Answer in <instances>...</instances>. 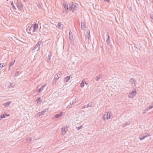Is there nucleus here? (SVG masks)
Returning a JSON list of instances; mask_svg holds the SVG:
<instances>
[{"label":"nucleus","instance_id":"obj_1","mask_svg":"<svg viewBox=\"0 0 153 153\" xmlns=\"http://www.w3.org/2000/svg\"><path fill=\"white\" fill-rule=\"evenodd\" d=\"M112 113L110 111L106 112L103 115L104 120L106 121L107 120L110 119L112 117Z\"/></svg>","mask_w":153,"mask_h":153},{"label":"nucleus","instance_id":"obj_2","mask_svg":"<svg viewBox=\"0 0 153 153\" xmlns=\"http://www.w3.org/2000/svg\"><path fill=\"white\" fill-rule=\"evenodd\" d=\"M137 94L135 89H133L132 91L129 93L128 95V97L129 98H133Z\"/></svg>","mask_w":153,"mask_h":153},{"label":"nucleus","instance_id":"obj_3","mask_svg":"<svg viewBox=\"0 0 153 153\" xmlns=\"http://www.w3.org/2000/svg\"><path fill=\"white\" fill-rule=\"evenodd\" d=\"M41 41H39L36 45L33 48V51L35 52L36 51H38L39 49L40 46L41 44Z\"/></svg>","mask_w":153,"mask_h":153},{"label":"nucleus","instance_id":"obj_4","mask_svg":"<svg viewBox=\"0 0 153 153\" xmlns=\"http://www.w3.org/2000/svg\"><path fill=\"white\" fill-rule=\"evenodd\" d=\"M68 131V127L67 126H63L61 128V133L63 135H65Z\"/></svg>","mask_w":153,"mask_h":153},{"label":"nucleus","instance_id":"obj_5","mask_svg":"<svg viewBox=\"0 0 153 153\" xmlns=\"http://www.w3.org/2000/svg\"><path fill=\"white\" fill-rule=\"evenodd\" d=\"M70 9L69 10L70 11H72L73 12L74 10L76 8V5L75 3L72 2L71 3V4H70Z\"/></svg>","mask_w":153,"mask_h":153},{"label":"nucleus","instance_id":"obj_6","mask_svg":"<svg viewBox=\"0 0 153 153\" xmlns=\"http://www.w3.org/2000/svg\"><path fill=\"white\" fill-rule=\"evenodd\" d=\"M149 136V135L148 134H147L143 133L140 135L139 139L140 140H142L145 139L146 137H148Z\"/></svg>","mask_w":153,"mask_h":153},{"label":"nucleus","instance_id":"obj_7","mask_svg":"<svg viewBox=\"0 0 153 153\" xmlns=\"http://www.w3.org/2000/svg\"><path fill=\"white\" fill-rule=\"evenodd\" d=\"M69 39L71 41V42L72 43H74V41L72 34V33L71 31H70L69 33Z\"/></svg>","mask_w":153,"mask_h":153},{"label":"nucleus","instance_id":"obj_8","mask_svg":"<svg viewBox=\"0 0 153 153\" xmlns=\"http://www.w3.org/2000/svg\"><path fill=\"white\" fill-rule=\"evenodd\" d=\"M47 83H45L38 90V92L40 93L47 86Z\"/></svg>","mask_w":153,"mask_h":153},{"label":"nucleus","instance_id":"obj_9","mask_svg":"<svg viewBox=\"0 0 153 153\" xmlns=\"http://www.w3.org/2000/svg\"><path fill=\"white\" fill-rule=\"evenodd\" d=\"M15 86V84L13 82L10 83L7 86V88L10 89H11L14 87Z\"/></svg>","mask_w":153,"mask_h":153},{"label":"nucleus","instance_id":"obj_10","mask_svg":"<svg viewBox=\"0 0 153 153\" xmlns=\"http://www.w3.org/2000/svg\"><path fill=\"white\" fill-rule=\"evenodd\" d=\"M12 103L11 101H8L7 102H4L3 104V105L5 107H7L9 106Z\"/></svg>","mask_w":153,"mask_h":153},{"label":"nucleus","instance_id":"obj_11","mask_svg":"<svg viewBox=\"0 0 153 153\" xmlns=\"http://www.w3.org/2000/svg\"><path fill=\"white\" fill-rule=\"evenodd\" d=\"M72 77V76H71V75H70L69 76H66L64 78V82H68L69 80L70 79V78H71Z\"/></svg>","mask_w":153,"mask_h":153},{"label":"nucleus","instance_id":"obj_12","mask_svg":"<svg viewBox=\"0 0 153 153\" xmlns=\"http://www.w3.org/2000/svg\"><path fill=\"white\" fill-rule=\"evenodd\" d=\"M106 36H107V39L106 40V42L107 44L108 45H109L110 44V36L109 35L108 33H107Z\"/></svg>","mask_w":153,"mask_h":153},{"label":"nucleus","instance_id":"obj_13","mask_svg":"<svg viewBox=\"0 0 153 153\" xmlns=\"http://www.w3.org/2000/svg\"><path fill=\"white\" fill-rule=\"evenodd\" d=\"M92 106V103H90L88 104L87 105H85L83 106L82 108V109H83L85 108H88L89 107H91Z\"/></svg>","mask_w":153,"mask_h":153},{"label":"nucleus","instance_id":"obj_14","mask_svg":"<svg viewBox=\"0 0 153 153\" xmlns=\"http://www.w3.org/2000/svg\"><path fill=\"white\" fill-rule=\"evenodd\" d=\"M52 55V53L51 52H50L49 54H48V60L47 62L48 63H50L51 62V57Z\"/></svg>","mask_w":153,"mask_h":153},{"label":"nucleus","instance_id":"obj_15","mask_svg":"<svg viewBox=\"0 0 153 153\" xmlns=\"http://www.w3.org/2000/svg\"><path fill=\"white\" fill-rule=\"evenodd\" d=\"M63 5L64 8H65V10H68L69 8L67 3L65 2H63Z\"/></svg>","mask_w":153,"mask_h":153},{"label":"nucleus","instance_id":"obj_16","mask_svg":"<svg viewBox=\"0 0 153 153\" xmlns=\"http://www.w3.org/2000/svg\"><path fill=\"white\" fill-rule=\"evenodd\" d=\"M46 112V110L44 109L41 112H39L38 113L39 116H40L41 115H43Z\"/></svg>","mask_w":153,"mask_h":153},{"label":"nucleus","instance_id":"obj_17","mask_svg":"<svg viewBox=\"0 0 153 153\" xmlns=\"http://www.w3.org/2000/svg\"><path fill=\"white\" fill-rule=\"evenodd\" d=\"M81 27L82 29L84 30H85L86 29L85 24L82 22H81Z\"/></svg>","mask_w":153,"mask_h":153},{"label":"nucleus","instance_id":"obj_18","mask_svg":"<svg viewBox=\"0 0 153 153\" xmlns=\"http://www.w3.org/2000/svg\"><path fill=\"white\" fill-rule=\"evenodd\" d=\"M63 112H61L59 113L58 114H56L55 115V118H57L59 117H61L62 116V114Z\"/></svg>","mask_w":153,"mask_h":153},{"label":"nucleus","instance_id":"obj_19","mask_svg":"<svg viewBox=\"0 0 153 153\" xmlns=\"http://www.w3.org/2000/svg\"><path fill=\"white\" fill-rule=\"evenodd\" d=\"M57 27L59 29H61L63 27V25L61 23H59L58 24Z\"/></svg>","mask_w":153,"mask_h":153},{"label":"nucleus","instance_id":"obj_20","mask_svg":"<svg viewBox=\"0 0 153 153\" xmlns=\"http://www.w3.org/2000/svg\"><path fill=\"white\" fill-rule=\"evenodd\" d=\"M85 83L86 84H87L85 83V81L84 79L82 80V82L80 83V87L82 88H83L84 86V83Z\"/></svg>","mask_w":153,"mask_h":153},{"label":"nucleus","instance_id":"obj_21","mask_svg":"<svg viewBox=\"0 0 153 153\" xmlns=\"http://www.w3.org/2000/svg\"><path fill=\"white\" fill-rule=\"evenodd\" d=\"M87 33H88L87 36L86 38H88V40L89 41L91 40L90 37V31L88 30V31L87 32Z\"/></svg>","mask_w":153,"mask_h":153},{"label":"nucleus","instance_id":"obj_22","mask_svg":"<svg viewBox=\"0 0 153 153\" xmlns=\"http://www.w3.org/2000/svg\"><path fill=\"white\" fill-rule=\"evenodd\" d=\"M129 81L131 84H135V80L134 78H131L129 80Z\"/></svg>","mask_w":153,"mask_h":153},{"label":"nucleus","instance_id":"obj_23","mask_svg":"<svg viewBox=\"0 0 153 153\" xmlns=\"http://www.w3.org/2000/svg\"><path fill=\"white\" fill-rule=\"evenodd\" d=\"M38 24H34L33 26L34 30L33 31V32H34L36 29L38 28Z\"/></svg>","mask_w":153,"mask_h":153},{"label":"nucleus","instance_id":"obj_24","mask_svg":"<svg viewBox=\"0 0 153 153\" xmlns=\"http://www.w3.org/2000/svg\"><path fill=\"white\" fill-rule=\"evenodd\" d=\"M6 64V63L5 64L4 63H0V69L2 68L3 67L5 66Z\"/></svg>","mask_w":153,"mask_h":153},{"label":"nucleus","instance_id":"obj_25","mask_svg":"<svg viewBox=\"0 0 153 153\" xmlns=\"http://www.w3.org/2000/svg\"><path fill=\"white\" fill-rule=\"evenodd\" d=\"M58 73H57L55 75H54V79H56V80H57L59 78V77L58 76Z\"/></svg>","mask_w":153,"mask_h":153},{"label":"nucleus","instance_id":"obj_26","mask_svg":"<svg viewBox=\"0 0 153 153\" xmlns=\"http://www.w3.org/2000/svg\"><path fill=\"white\" fill-rule=\"evenodd\" d=\"M15 62V61L14 60L13 62H10L9 63V66H11L13 65H14Z\"/></svg>","mask_w":153,"mask_h":153},{"label":"nucleus","instance_id":"obj_27","mask_svg":"<svg viewBox=\"0 0 153 153\" xmlns=\"http://www.w3.org/2000/svg\"><path fill=\"white\" fill-rule=\"evenodd\" d=\"M100 78L101 76H97L96 78V81H98Z\"/></svg>","mask_w":153,"mask_h":153},{"label":"nucleus","instance_id":"obj_28","mask_svg":"<svg viewBox=\"0 0 153 153\" xmlns=\"http://www.w3.org/2000/svg\"><path fill=\"white\" fill-rule=\"evenodd\" d=\"M11 4L12 5V7H13L14 9L16 10V7H15L14 4L13 3V2H12V3H11Z\"/></svg>","mask_w":153,"mask_h":153},{"label":"nucleus","instance_id":"obj_29","mask_svg":"<svg viewBox=\"0 0 153 153\" xmlns=\"http://www.w3.org/2000/svg\"><path fill=\"white\" fill-rule=\"evenodd\" d=\"M26 140L30 142L32 141V138L30 137H28L26 138Z\"/></svg>","mask_w":153,"mask_h":153},{"label":"nucleus","instance_id":"obj_30","mask_svg":"<svg viewBox=\"0 0 153 153\" xmlns=\"http://www.w3.org/2000/svg\"><path fill=\"white\" fill-rule=\"evenodd\" d=\"M1 119L4 118H5V114H1Z\"/></svg>","mask_w":153,"mask_h":153},{"label":"nucleus","instance_id":"obj_31","mask_svg":"<svg viewBox=\"0 0 153 153\" xmlns=\"http://www.w3.org/2000/svg\"><path fill=\"white\" fill-rule=\"evenodd\" d=\"M150 107L149 106V107H147L146 108L144 109L145 111L146 112L147 111L151 109V108H149Z\"/></svg>","mask_w":153,"mask_h":153},{"label":"nucleus","instance_id":"obj_32","mask_svg":"<svg viewBox=\"0 0 153 153\" xmlns=\"http://www.w3.org/2000/svg\"><path fill=\"white\" fill-rule=\"evenodd\" d=\"M57 80H56L54 79H53L52 82L53 84H55L57 82Z\"/></svg>","mask_w":153,"mask_h":153},{"label":"nucleus","instance_id":"obj_33","mask_svg":"<svg viewBox=\"0 0 153 153\" xmlns=\"http://www.w3.org/2000/svg\"><path fill=\"white\" fill-rule=\"evenodd\" d=\"M82 127V126H80L79 127H77L76 128V129H77L78 130H79Z\"/></svg>","mask_w":153,"mask_h":153},{"label":"nucleus","instance_id":"obj_34","mask_svg":"<svg viewBox=\"0 0 153 153\" xmlns=\"http://www.w3.org/2000/svg\"><path fill=\"white\" fill-rule=\"evenodd\" d=\"M150 108H153V103L151 104L149 106Z\"/></svg>","mask_w":153,"mask_h":153},{"label":"nucleus","instance_id":"obj_35","mask_svg":"<svg viewBox=\"0 0 153 153\" xmlns=\"http://www.w3.org/2000/svg\"><path fill=\"white\" fill-rule=\"evenodd\" d=\"M36 101L37 102H39V101H40L41 98H38L37 100H36Z\"/></svg>","mask_w":153,"mask_h":153},{"label":"nucleus","instance_id":"obj_36","mask_svg":"<svg viewBox=\"0 0 153 153\" xmlns=\"http://www.w3.org/2000/svg\"><path fill=\"white\" fill-rule=\"evenodd\" d=\"M74 104V101L72 102H71L70 103V105H71V106H72Z\"/></svg>","mask_w":153,"mask_h":153},{"label":"nucleus","instance_id":"obj_37","mask_svg":"<svg viewBox=\"0 0 153 153\" xmlns=\"http://www.w3.org/2000/svg\"><path fill=\"white\" fill-rule=\"evenodd\" d=\"M19 74V72L17 71L15 73V75L16 76V75H18Z\"/></svg>","mask_w":153,"mask_h":153},{"label":"nucleus","instance_id":"obj_38","mask_svg":"<svg viewBox=\"0 0 153 153\" xmlns=\"http://www.w3.org/2000/svg\"><path fill=\"white\" fill-rule=\"evenodd\" d=\"M127 126L126 125V124H124L123 125V127H126Z\"/></svg>","mask_w":153,"mask_h":153},{"label":"nucleus","instance_id":"obj_39","mask_svg":"<svg viewBox=\"0 0 153 153\" xmlns=\"http://www.w3.org/2000/svg\"><path fill=\"white\" fill-rule=\"evenodd\" d=\"M129 123H128V122H127V123H126V126H127V125H128L129 124Z\"/></svg>","mask_w":153,"mask_h":153},{"label":"nucleus","instance_id":"obj_40","mask_svg":"<svg viewBox=\"0 0 153 153\" xmlns=\"http://www.w3.org/2000/svg\"><path fill=\"white\" fill-rule=\"evenodd\" d=\"M105 1H106L107 2H109V0H104Z\"/></svg>","mask_w":153,"mask_h":153},{"label":"nucleus","instance_id":"obj_41","mask_svg":"<svg viewBox=\"0 0 153 153\" xmlns=\"http://www.w3.org/2000/svg\"><path fill=\"white\" fill-rule=\"evenodd\" d=\"M146 112L145 111V110H144L143 111V114H145L146 113Z\"/></svg>","mask_w":153,"mask_h":153},{"label":"nucleus","instance_id":"obj_42","mask_svg":"<svg viewBox=\"0 0 153 153\" xmlns=\"http://www.w3.org/2000/svg\"><path fill=\"white\" fill-rule=\"evenodd\" d=\"M5 114V116H10V114Z\"/></svg>","mask_w":153,"mask_h":153},{"label":"nucleus","instance_id":"obj_43","mask_svg":"<svg viewBox=\"0 0 153 153\" xmlns=\"http://www.w3.org/2000/svg\"><path fill=\"white\" fill-rule=\"evenodd\" d=\"M71 105H70H70H68L67 106V107H71Z\"/></svg>","mask_w":153,"mask_h":153},{"label":"nucleus","instance_id":"obj_44","mask_svg":"<svg viewBox=\"0 0 153 153\" xmlns=\"http://www.w3.org/2000/svg\"><path fill=\"white\" fill-rule=\"evenodd\" d=\"M10 67L11 66H9V68H8V70L9 71L10 69Z\"/></svg>","mask_w":153,"mask_h":153},{"label":"nucleus","instance_id":"obj_45","mask_svg":"<svg viewBox=\"0 0 153 153\" xmlns=\"http://www.w3.org/2000/svg\"><path fill=\"white\" fill-rule=\"evenodd\" d=\"M0 117H1V116H0ZM2 119L1 118V117H0V120H1Z\"/></svg>","mask_w":153,"mask_h":153},{"label":"nucleus","instance_id":"obj_46","mask_svg":"<svg viewBox=\"0 0 153 153\" xmlns=\"http://www.w3.org/2000/svg\"><path fill=\"white\" fill-rule=\"evenodd\" d=\"M68 13V11H67V12H66V13Z\"/></svg>","mask_w":153,"mask_h":153},{"label":"nucleus","instance_id":"obj_47","mask_svg":"<svg viewBox=\"0 0 153 153\" xmlns=\"http://www.w3.org/2000/svg\"><path fill=\"white\" fill-rule=\"evenodd\" d=\"M28 29V28H27V30Z\"/></svg>","mask_w":153,"mask_h":153}]
</instances>
